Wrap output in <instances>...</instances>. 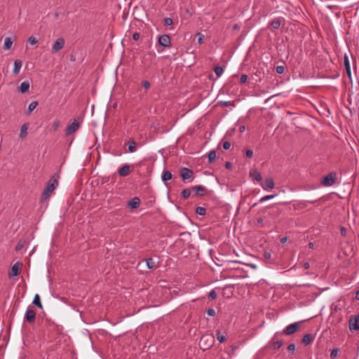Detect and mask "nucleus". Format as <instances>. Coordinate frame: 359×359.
Returning a JSON list of instances; mask_svg holds the SVG:
<instances>
[{"mask_svg": "<svg viewBox=\"0 0 359 359\" xmlns=\"http://www.w3.org/2000/svg\"><path fill=\"white\" fill-rule=\"evenodd\" d=\"M145 262H146L148 269H154L156 268V262L154 261V259L152 258H148V259H145Z\"/></svg>", "mask_w": 359, "mask_h": 359, "instance_id": "obj_26", "label": "nucleus"}, {"mask_svg": "<svg viewBox=\"0 0 359 359\" xmlns=\"http://www.w3.org/2000/svg\"><path fill=\"white\" fill-rule=\"evenodd\" d=\"M128 151L130 153H133L137 151V144L134 140H131L128 141Z\"/></svg>", "mask_w": 359, "mask_h": 359, "instance_id": "obj_20", "label": "nucleus"}, {"mask_svg": "<svg viewBox=\"0 0 359 359\" xmlns=\"http://www.w3.org/2000/svg\"><path fill=\"white\" fill-rule=\"evenodd\" d=\"M196 213L198 214V215L203 216L206 213V210L203 207L198 206L196 209Z\"/></svg>", "mask_w": 359, "mask_h": 359, "instance_id": "obj_31", "label": "nucleus"}, {"mask_svg": "<svg viewBox=\"0 0 359 359\" xmlns=\"http://www.w3.org/2000/svg\"><path fill=\"white\" fill-rule=\"evenodd\" d=\"M25 242L24 241H19L18 244L16 245L15 250L16 251H20L23 247H24Z\"/></svg>", "mask_w": 359, "mask_h": 359, "instance_id": "obj_39", "label": "nucleus"}, {"mask_svg": "<svg viewBox=\"0 0 359 359\" xmlns=\"http://www.w3.org/2000/svg\"><path fill=\"white\" fill-rule=\"evenodd\" d=\"M207 156H208L209 163L213 162L217 156L216 151L215 150H212V151H209L207 154Z\"/></svg>", "mask_w": 359, "mask_h": 359, "instance_id": "obj_28", "label": "nucleus"}, {"mask_svg": "<svg viewBox=\"0 0 359 359\" xmlns=\"http://www.w3.org/2000/svg\"><path fill=\"white\" fill-rule=\"evenodd\" d=\"M216 314L214 309H208L207 310V315L209 316H215Z\"/></svg>", "mask_w": 359, "mask_h": 359, "instance_id": "obj_44", "label": "nucleus"}, {"mask_svg": "<svg viewBox=\"0 0 359 359\" xmlns=\"http://www.w3.org/2000/svg\"><path fill=\"white\" fill-rule=\"evenodd\" d=\"M80 125H81V121H79V119L75 118L74 120V121L71 124L67 126V127L66 128V130H65L66 135H69L74 133V132H76V130H78L79 128H80Z\"/></svg>", "mask_w": 359, "mask_h": 359, "instance_id": "obj_4", "label": "nucleus"}, {"mask_svg": "<svg viewBox=\"0 0 359 359\" xmlns=\"http://www.w3.org/2000/svg\"><path fill=\"white\" fill-rule=\"evenodd\" d=\"M336 180V174L334 172H330L326 176H325L323 179V184L326 187L332 186Z\"/></svg>", "mask_w": 359, "mask_h": 359, "instance_id": "obj_8", "label": "nucleus"}, {"mask_svg": "<svg viewBox=\"0 0 359 359\" xmlns=\"http://www.w3.org/2000/svg\"><path fill=\"white\" fill-rule=\"evenodd\" d=\"M338 349L337 348H334L332 350L331 353H330V358L331 359H335L338 355Z\"/></svg>", "mask_w": 359, "mask_h": 359, "instance_id": "obj_37", "label": "nucleus"}, {"mask_svg": "<svg viewBox=\"0 0 359 359\" xmlns=\"http://www.w3.org/2000/svg\"><path fill=\"white\" fill-rule=\"evenodd\" d=\"M340 230H341V235L342 236H346V228L344 227V226H341Z\"/></svg>", "mask_w": 359, "mask_h": 359, "instance_id": "obj_52", "label": "nucleus"}, {"mask_svg": "<svg viewBox=\"0 0 359 359\" xmlns=\"http://www.w3.org/2000/svg\"><path fill=\"white\" fill-rule=\"evenodd\" d=\"M348 327L351 331L359 330V315L352 316L350 318Z\"/></svg>", "mask_w": 359, "mask_h": 359, "instance_id": "obj_7", "label": "nucleus"}, {"mask_svg": "<svg viewBox=\"0 0 359 359\" xmlns=\"http://www.w3.org/2000/svg\"><path fill=\"white\" fill-rule=\"evenodd\" d=\"M27 129L28 126L27 124H23L20 128V138L24 139L26 137L27 135Z\"/></svg>", "mask_w": 359, "mask_h": 359, "instance_id": "obj_23", "label": "nucleus"}, {"mask_svg": "<svg viewBox=\"0 0 359 359\" xmlns=\"http://www.w3.org/2000/svg\"><path fill=\"white\" fill-rule=\"evenodd\" d=\"M208 297L212 299H215L217 298V292L215 291V290H212L210 293H209V295Z\"/></svg>", "mask_w": 359, "mask_h": 359, "instance_id": "obj_43", "label": "nucleus"}, {"mask_svg": "<svg viewBox=\"0 0 359 359\" xmlns=\"http://www.w3.org/2000/svg\"><path fill=\"white\" fill-rule=\"evenodd\" d=\"M276 195H266V196H263L262 198H261L259 199V202L260 203H263L266 201H268L269 199H271V198H273L275 197Z\"/></svg>", "mask_w": 359, "mask_h": 359, "instance_id": "obj_36", "label": "nucleus"}, {"mask_svg": "<svg viewBox=\"0 0 359 359\" xmlns=\"http://www.w3.org/2000/svg\"><path fill=\"white\" fill-rule=\"evenodd\" d=\"M37 102H32L28 106V113L30 114L37 106Z\"/></svg>", "mask_w": 359, "mask_h": 359, "instance_id": "obj_35", "label": "nucleus"}, {"mask_svg": "<svg viewBox=\"0 0 359 359\" xmlns=\"http://www.w3.org/2000/svg\"><path fill=\"white\" fill-rule=\"evenodd\" d=\"M262 187L264 189H273L274 187V182L273 179L270 177L265 179L263 184H262Z\"/></svg>", "mask_w": 359, "mask_h": 359, "instance_id": "obj_15", "label": "nucleus"}, {"mask_svg": "<svg viewBox=\"0 0 359 359\" xmlns=\"http://www.w3.org/2000/svg\"><path fill=\"white\" fill-rule=\"evenodd\" d=\"M344 64L346 69L351 68L350 62H349L348 56L347 54H345L344 56Z\"/></svg>", "mask_w": 359, "mask_h": 359, "instance_id": "obj_34", "label": "nucleus"}, {"mask_svg": "<svg viewBox=\"0 0 359 359\" xmlns=\"http://www.w3.org/2000/svg\"><path fill=\"white\" fill-rule=\"evenodd\" d=\"M36 319V312L34 311L33 308L31 306H29L27 309L25 315V320L28 322L29 323H33Z\"/></svg>", "mask_w": 359, "mask_h": 359, "instance_id": "obj_5", "label": "nucleus"}, {"mask_svg": "<svg viewBox=\"0 0 359 359\" xmlns=\"http://www.w3.org/2000/svg\"><path fill=\"white\" fill-rule=\"evenodd\" d=\"M245 130V128L244 126H241L240 128H239V130H240L241 133L244 132Z\"/></svg>", "mask_w": 359, "mask_h": 359, "instance_id": "obj_57", "label": "nucleus"}, {"mask_svg": "<svg viewBox=\"0 0 359 359\" xmlns=\"http://www.w3.org/2000/svg\"><path fill=\"white\" fill-rule=\"evenodd\" d=\"M224 105L227 106L228 105V102H225Z\"/></svg>", "mask_w": 359, "mask_h": 359, "instance_id": "obj_62", "label": "nucleus"}, {"mask_svg": "<svg viewBox=\"0 0 359 359\" xmlns=\"http://www.w3.org/2000/svg\"><path fill=\"white\" fill-rule=\"evenodd\" d=\"M315 339V336L311 334H305L302 340L304 345L307 346L311 344Z\"/></svg>", "mask_w": 359, "mask_h": 359, "instance_id": "obj_16", "label": "nucleus"}, {"mask_svg": "<svg viewBox=\"0 0 359 359\" xmlns=\"http://www.w3.org/2000/svg\"><path fill=\"white\" fill-rule=\"evenodd\" d=\"M22 62L20 60H15L14 61V67L13 72L15 75H18L22 68Z\"/></svg>", "mask_w": 359, "mask_h": 359, "instance_id": "obj_17", "label": "nucleus"}, {"mask_svg": "<svg viewBox=\"0 0 359 359\" xmlns=\"http://www.w3.org/2000/svg\"><path fill=\"white\" fill-rule=\"evenodd\" d=\"M133 39L135 41H137L140 39V34L137 32H135L133 34Z\"/></svg>", "mask_w": 359, "mask_h": 359, "instance_id": "obj_51", "label": "nucleus"}, {"mask_svg": "<svg viewBox=\"0 0 359 359\" xmlns=\"http://www.w3.org/2000/svg\"><path fill=\"white\" fill-rule=\"evenodd\" d=\"M27 41L30 45H35L37 43L38 40L34 36H30L29 37Z\"/></svg>", "mask_w": 359, "mask_h": 359, "instance_id": "obj_38", "label": "nucleus"}, {"mask_svg": "<svg viewBox=\"0 0 359 359\" xmlns=\"http://www.w3.org/2000/svg\"><path fill=\"white\" fill-rule=\"evenodd\" d=\"M250 175L252 176V177L255 180H256L257 182H259V181H261L262 180V177L261 173L259 171L256 170H255L252 172H250Z\"/></svg>", "mask_w": 359, "mask_h": 359, "instance_id": "obj_25", "label": "nucleus"}, {"mask_svg": "<svg viewBox=\"0 0 359 359\" xmlns=\"http://www.w3.org/2000/svg\"><path fill=\"white\" fill-rule=\"evenodd\" d=\"M21 265H22V263H20V262L15 263L12 266L11 271L8 273V277L13 278L15 276H17L20 272V266Z\"/></svg>", "mask_w": 359, "mask_h": 359, "instance_id": "obj_10", "label": "nucleus"}, {"mask_svg": "<svg viewBox=\"0 0 359 359\" xmlns=\"http://www.w3.org/2000/svg\"><path fill=\"white\" fill-rule=\"evenodd\" d=\"M198 43H203V38H204V36L201 34H198Z\"/></svg>", "mask_w": 359, "mask_h": 359, "instance_id": "obj_50", "label": "nucleus"}, {"mask_svg": "<svg viewBox=\"0 0 359 359\" xmlns=\"http://www.w3.org/2000/svg\"><path fill=\"white\" fill-rule=\"evenodd\" d=\"M281 23H282V18H278L273 19L272 21H271L270 25L271 26V27L273 29H278L280 27Z\"/></svg>", "mask_w": 359, "mask_h": 359, "instance_id": "obj_18", "label": "nucleus"}, {"mask_svg": "<svg viewBox=\"0 0 359 359\" xmlns=\"http://www.w3.org/2000/svg\"><path fill=\"white\" fill-rule=\"evenodd\" d=\"M245 155L248 158H252L253 156V151L251 149H248L245 152Z\"/></svg>", "mask_w": 359, "mask_h": 359, "instance_id": "obj_48", "label": "nucleus"}, {"mask_svg": "<svg viewBox=\"0 0 359 359\" xmlns=\"http://www.w3.org/2000/svg\"><path fill=\"white\" fill-rule=\"evenodd\" d=\"M304 268L305 269H308L310 267V264L309 262H305L303 265Z\"/></svg>", "mask_w": 359, "mask_h": 359, "instance_id": "obj_54", "label": "nucleus"}, {"mask_svg": "<svg viewBox=\"0 0 359 359\" xmlns=\"http://www.w3.org/2000/svg\"><path fill=\"white\" fill-rule=\"evenodd\" d=\"M32 304L36 305L39 309H42L43 306L41 303L40 297L38 294H35Z\"/></svg>", "mask_w": 359, "mask_h": 359, "instance_id": "obj_27", "label": "nucleus"}, {"mask_svg": "<svg viewBox=\"0 0 359 359\" xmlns=\"http://www.w3.org/2000/svg\"><path fill=\"white\" fill-rule=\"evenodd\" d=\"M355 297L356 299L359 300V291L356 292Z\"/></svg>", "mask_w": 359, "mask_h": 359, "instance_id": "obj_59", "label": "nucleus"}, {"mask_svg": "<svg viewBox=\"0 0 359 359\" xmlns=\"http://www.w3.org/2000/svg\"><path fill=\"white\" fill-rule=\"evenodd\" d=\"M309 248L313 249V248H314V243H312V242H310V243H309Z\"/></svg>", "mask_w": 359, "mask_h": 359, "instance_id": "obj_58", "label": "nucleus"}, {"mask_svg": "<svg viewBox=\"0 0 359 359\" xmlns=\"http://www.w3.org/2000/svg\"><path fill=\"white\" fill-rule=\"evenodd\" d=\"M287 351L289 352H292L293 353L294 351H295V344H290L288 346H287Z\"/></svg>", "mask_w": 359, "mask_h": 359, "instance_id": "obj_46", "label": "nucleus"}, {"mask_svg": "<svg viewBox=\"0 0 359 359\" xmlns=\"http://www.w3.org/2000/svg\"><path fill=\"white\" fill-rule=\"evenodd\" d=\"M264 257L266 259H269L271 257V254L269 252H264Z\"/></svg>", "mask_w": 359, "mask_h": 359, "instance_id": "obj_49", "label": "nucleus"}, {"mask_svg": "<svg viewBox=\"0 0 359 359\" xmlns=\"http://www.w3.org/2000/svg\"><path fill=\"white\" fill-rule=\"evenodd\" d=\"M305 203H313L314 202L313 201H305Z\"/></svg>", "mask_w": 359, "mask_h": 359, "instance_id": "obj_60", "label": "nucleus"}, {"mask_svg": "<svg viewBox=\"0 0 359 359\" xmlns=\"http://www.w3.org/2000/svg\"><path fill=\"white\" fill-rule=\"evenodd\" d=\"M65 41L63 38H58L52 46V51L57 53L65 47Z\"/></svg>", "mask_w": 359, "mask_h": 359, "instance_id": "obj_9", "label": "nucleus"}, {"mask_svg": "<svg viewBox=\"0 0 359 359\" xmlns=\"http://www.w3.org/2000/svg\"><path fill=\"white\" fill-rule=\"evenodd\" d=\"M299 323L296 322L285 327V328L283 330L281 333L287 335H291L296 332L299 330Z\"/></svg>", "mask_w": 359, "mask_h": 359, "instance_id": "obj_6", "label": "nucleus"}, {"mask_svg": "<svg viewBox=\"0 0 359 359\" xmlns=\"http://www.w3.org/2000/svg\"><path fill=\"white\" fill-rule=\"evenodd\" d=\"M61 126V122L58 120L55 121L51 126V130L55 132Z\"/></svg>", "mask_w": 359, "mask_h": 359, "instance_id": "obj_29", "label": "nucleus"}, {"mask_svg": "<svg viewBox=\"0 0 359 359\" xmlns=\"http://www.w3.org/2000/svg\"><path fill=\"white\" fill-rule=\"evenodd\" d=\"M130 166L129 165H123L122 167H121L118 170V173L121 177H126L129 175L130 173Z\"/></svg>", "mask_w": 359, "mask_h": 359, "instance_id": "obj_14", "label": "nucleus"}, {"mask_svg": "<svg viewBox=\"0 0 359 359\" xmlns=\"http://www.w3.org/2000/svg\"><path fill=\"white\" fill-rule=\"evenodd\" d=\"M216 336H217V340L220 342V343H223L225 340H226V337L224 334H222L220 331L219 330H217L216 331Z\"/></svg>", "mask_w": 359, "mask_h": 359, "instance_id": "obj_30", "label": "nucleus"}, {"mask_svg": "<svg viewBox=\"0 0 359 359\" xmlns=\"http://www.w3.org/2000/svg\"><path fill=\"white\" fill-rule=\"evenodd\" d=\"M258 222H262V219H258Z\"/></svg>", "mask_w": 359, "mask_h": 359, "instance_id": "obj_61", "label": "nucleus"}, {"mask_svg": "<svg viewBox=\"0 0 359 359\" xmlns=\"http://www.w3.org/2000/svg\"><path fill=\"white\" fill-rule=\"evenodd\" d=\"M215 342V337L212 334L203 335L199 341L201 348L208 350L211 348Z\"/></svg>", "mask_w": 359, "mask_h": 359, "instance_id": "obj_2", "label": "nucleus"}, {"mask_svg": "<svg viewBox=\"0 0 359 359\" xmlns=\"http://www.w3.org/2000/svg\"><path fill=\"white\" fill-rule=\"evenodd\" d=\"M13 45V41L10 37H6L4 39V49L6 50H8L11 49V46Z\"/></svg>", "mask_w": 359, "mask_h": 359, "instance_id": "obj_24", "label": "nucleus"}, {"mask_svg": "<svg viewBox=\"0 0 359 359\" xmlns=\"http://www.w3.org/2000/svg\"><path fill=\"white\" fill-rule=\"evenodd\" d=\"M180 175L184 181H193L194 178V172L188 168H182L180 170Z\"/></svg>", "mask_w": 359, "mask_h": 359, "instance_id": "obj_3", "label": "nucleus"}, {"mask_svg": "<svg viewBox=\"0 0 359 359\" xmlns=\"http://www.w3.org/2000/svg\"><path fill=\"white\" fill-rule=\"evenodd\" d=\"M287 237H283V238L280 239V242H281L282 243H285V242L287 241Z\"/></svg>", "mask_w": 359, "mask_h": 359, "instance_id": "obj_56", "label": "nucleus"}, {"mask_svg": "<svg viewBox=\"0 0 359 359\" xmlns=\"http://www.w3.org/2000/svg\"><path fill=\"white\" fill-rule=\"evenodd\" d=\"M192 190L197 196H205L208 193L206 188L202 185H197L192 187Z\"/></svg>", "mask_w": 359, "mask_h": 359, "instance_id": "obj_13", "label": "nucleus"}, {"mask_svg": "<svg viewBox=\"0 0 359 359\" xmlns=\"http://www.w3.org/2000/svg\"><path fill=\"white\" fill-rule=\"evenodd\" d=\"M346 74L348 75V76L351 79V68H348V69H346Z\"/></svg>", "mask_w": 359, "mask_h": 359, "instance_id": "obj_53", "label": "nucleus"}, {"mask_svg": "<svg viewBox=\"0 0 359 359\" xmlns=\"http://www.w3.org/2000/svg\"><path fill=\"white\" fill-rule=\"evenodd\" d=\"M226 168L230 169L231 168V163L230 162H226L225 164Z\"/></svg>", "mask_w": 359, "mask_h": 359, "instance_id": "obj_55", "label": "nucleus"}, {"mask_svg": "<svg viewBox=\"0 0 359 359\" xmlns=\"http://www.w3.org/2000/svg\"><path fill=\"white\" fill-rule=\"evenodd\" d=\"M248 80V75L246 74H242L240 77V82L241 83H244L247 81Z\"/></svg>", "mask_w": 359, "mask_h": 359, "instance_id": "obj_45", "label": "nucleus"}, {"mask_svg": "<svg viewBox=\"0 0 359 359\" xmlns=\"http://www.w3.org/2000/svg\"><path fill=\"white\" fill-rule=\"evenodd\" d=\"M231 143L228 141H226L223 143V148L225 149V150H228L230 149L231 147Z\"/></svg>", "mask_w": 359, "mask_h": 359, "instance_id": "obj_47", "label": "nucleus"}, {"mask_svg": "<svg viewBox=\"0 0 359 359\" xmlns=\"http://www.w3.org/2000/svg\"><path fill=\"white\" fill-rule=\"evenodd\" d=\"M58 179H59V175L58 174H54L50 179L47 182V184L42 193L41 198L43 200L47 199L51 194L53 192V191L56 189V187L58 186Z\"/></svg>", "mask_w": 359, "mask_h": 359, "instance_id": "obj_1", "label": "nucleus"}, {"mask_svg": "<svg viewBox=\"0 0 359 359\" xmlns=\"http://www.w3.org/2000/svg\"><path fill=\"white\" fill-rule=\"evenodd\" d=\"M158 44L163 48L169 47L170 45V39L168 34H163L158 38Z\"/></svg>", "mask_w": 359, "mask_h": 359, "instance_id": "obj_11", "label": "nucleus"}, {"mask_svg": "<svg viewBox=\"0 0 359 359\" xmlns=\"http://www.w3.org/2000/svg\"><path fill=\"white\" fill-rule=\"evenodd\" d=\"M29 83L27 81H24V82L21 83V84L19 87V90L22 93H25L29 90Z\"/></svg>", "mask_w": 359, "mask_h": 359, "instance_id": "obj_22", "label": "nucleus"}, {"mask_svg": "<svg viewBox=\"0 0 359 359\" xmlns=\"http://www.w3.org/2000/svg\"><path fill=\"white\" fill-rule=\"evenodd\" d=\"M172 178V173L170 171H164L162 174V181L167 185V182Z\"/></svg>", "mask_w": 359, "mask_h": 359, "instance_id": "obj_21", "label": "nucleus"}, {"mask_svg": "<svg viewBox=\"0 0 359 359\" xmlns=\"http://www.w3.org/2000/svg\"><path fill=\"white\" fill-rule=\"evenodd\" d=\"M224 72V69L222 67L220 66H217L215 68V73L216 74V75L217 76V77H219L222 76V74H223Z\"/></svg>", "mask_w": 359, "mask_h": 359, "instance_id": "obj_32", "label": "nucleus"}, {"mask_svg": "<svg viewBox=\"0 0 359 359\" xmlns=\"http://www.w3.org/2000/svg\"><path fill=\"white\" fill-rule=\"evenodd\" d=\"M190 194H191V191L189 189H184V190H182V196L184 198V199H187L190 196Z\"/></svg>", "mask_w": 359, "mask_h": 359, "instance_id": "obj_33", "label": "nucleus"}, {"mask_svg": "<svg viewBox=\"0 0 359 359\" xmlns=\"http://www.w3.org/2000/svg\"><path fill=\"white\" fill-rule=\"evenodd\" d=\"M140 205V200L137 198V197H135L133 198H132L129 202H128V205L129 207H130L131 208H137Z\"/></svg>", "mask_w": 359, "mask_h": 359, "instance_id": "obj_19", "label": "nucleus"}, {"mask_svg": "<svg viewBox=\"0 0 359 359\" xmlns=\"http://www.w3.org/2000/svg\"><path fill=\"white\" fill-rule=\"evenodd\" d=\"M173 23L172 19L170 18H165L164 19V24L166 26H170Z\"/></svg>", "mask_w": 359, "mask_h": 359, "instance_id": "obj_41", "label": "nucleus"}, {"mask_svg": "<svg viewBox=\"0 0 359 359\" xmlns=\"http://www.w3.org/2000/svg\"><path fill=\"white\" fill-rule=\"evenodd\" d=\"M276 71L278 74H281L285 72V67L282 65L277 66L276 68Z\"/></svg>", "mask_w": 359, "mask_h": 359, "instance_id": "obj_40", "label": "nucleus"}, {"mask_svg": "<svg viewBox=\"0 0 359 359\" xmlns=\"http://www.w3.org/2000/svg\"><path fill=\"white\" fill-rule=\"evenodd\" d=\"M150 86H151V84L148 81H143L142 82V88H144L146 90L149 89L150 88Z\"/></svg>", "mask_w": 359, "mask_h": 359, "instance_id": "obj_42", "label": "nucleus"}, {"mask_svg": "<svg viewBox=\"0 0 359 359\" xmlns=\"http://www.w3.org/2000/svg\"><path fill=\"white\" fill-rule=\"evenodd\" d=\"M281 334V332H276L273 337L272 346L274 349L280 348L283 344V341L282 340L278 339L279 336H280Z\"/></svg>", "mask_w": 359, "mask_h": 359, "instance_id": "obj_12", "label": "nucleus"}]
</instances>
